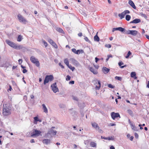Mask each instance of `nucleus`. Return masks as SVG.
I'll list each match as a JSON object with an SVG mask.
<instances>
[{
	"mask_svg": "<svg viewBox=\"0 0 149 149\" xmlns=\"http://www.w3.org/2000/svg\"><path fill=\"white\" fill-rule=\"evenodd\" d=\"M71 77H70L69 75H67L66 76V80L67 81L69 80L70 79Z\"/></svg>",
	"mask_w": 149,
	"mask_h": 149,
	"instance_id": "obj_46",
	"label": "nucleus"
},
{
	"mask_svg": "<svg viewBox=\"0 0 149 149\" xmlns=\"http://www.w3.org/2000/svg\"><path fill=\"white\" fill-rule=\"evenodd\" d=\"M90 146L92 147H96L97 144L95 142L92 141L90 143Z\"/></svg>",
	"mask_w": 149,
	"mask_h": 149,
	"instance_id": "obj_25",
	"label": "nucleus"
},
{
	"mask_svg": "<svg viewBox=\"0 0 149 149\" xmlns=\"http://www.w3.org/2000/svg\"><path fill=\"white\" fill-rule=\"evenodd\" d=\"M141 21L140 19H136L133 21L130 22V23H135L137 24L141 22Z\"/></svg>",
	"mask_w": 149,
	"mask_h": 149,
	"instance_id": "obj_17",
	"label": "nucleus"
},
{
	"mask_svg": "<svg viewBox=\"0 0 149 149\" xmlns=\"http://www.w3.org/2000/svg\"><path fill=\"white\" fill-rule=\"evenodd\" d=\"M42 109L43 110L44 112L46 113H47L48 112V109L46 107L45 105L43 104H42Z\"/></svg>",
	"mask_w": 149,
	"mask_h": 149,
	"instance_id": "obj_18",
	"label": "nucleus"
},
{
	"mask_svg": "<svg viewBox=\"0 0 149 149\" xmlns=\"http://www.w3.org/2000/svg\"><path fill=\"white\" fill-rule=\"evenodd\" d=\"M99 59L97 58V57L95 58V62L96 63H97V61L99 60Z\"/></svg>",
	"mask_w": 149,
	"mask_h": 149,
	"instance_id": "obj_55",
	"label": "nucleus"
},
{
	"mask_svg": "<svg viewBox=\"0 0 149 149\" xmlns=\"http://www.w3.org/2000/svg\"><path fill=\"white\" fill-rule=\"evenodd\" d=\"M22 40V37L20 35H19L17 38V41L18 42H20Z\"/></svg>",
	"mask_w": 149,
	"mask_h": 149,
	"instance_id": "obj_37",
	"label": "nucleus"
},
{
	"mask_svg": "<svg viewBox=\"0 0 149 149\" xmlns=\"http://www.w3.org/2000/svg\"><path fill=\"white\" fill-rule=\"evenodd\" d=\"M107 140H113L114 139V136L108 137H107Z\"/></svg>",
	"mask_w": 149,
	"mask_h": 149,
	"instance_id": "obj_39",
	"label": "nucleus"
},
{
	"mask_svg": "<svg viewBox=\"0 0 149 149\" xmlns=\"http://www.w3.org/2000/svg\"><path fill=\"white\" fill-rule=\"evenodd\" d=\"M101 138L105 140H107V137H103L102 136H101Z\"/></svg>",
	"mask_w": 149,
	"mask_h": 149,
	"instance_id": "obj_56",
	"label": "nucleus"
},
{
	"mask_svg": "<svg viewBox=\"0 0 149 149\" xmlns=\"http://www.w3.org/2000/svg\"><path fill=\"white\" fill-rule=\"evenodd\" d=\"M74 81H71L69 82V84H74Z\"/></svg>",
	"mask_w": 149,
	"mask_h": 149,
	"instance_id": "obj_54",
	"label": "nucleus"
},
{
	"mask_svg": "<svg viewBox=\"0 0 149 149\" xmlns=\"http://www.w3.org/2000/svg\"><path fill=\"white\" fill-rule=\"evenodd\" d=\"M103 71L105 74H107L108 73L110 70V69L105 67H104L102 69Z\"/></svg>",
	"mask_w": 149,
	"mask_h": 149,
	"instance_id": "obj_21",
	"label": "nucleus"
},
{
	"mask_svg": "<svg viewBox=\"0 0 149 149\" xmlns=\"http://www.w3.org/2000/svg\"><path fill=\"white\" fill-rule=\"evenodd\" d=\"M68 67L72 71H73L75 69V68L74 67H72L71 65H69V66H68Z\"/></svg>",
	"mask_w": 149,
	"mask_h": 149,
	"instance_id": "obj_34",
	"label": "nucleus"
},
{
	"mask_svg": "<svg viewBox=\"0 0 149 149\" xmlns=\"http://www.w3.org/2000/svg\"><path fill=\"white\" fill-rule=\"evenodd\" d=\"M118 64L119 65L120 67V68H123L126 66V65H124V66H121L122 65L124 64L121 61L119 62Z\"/></svg>",
	"mask_w": 149,
	"mask_h": 149,
	"instance_id": "obj_28",
	"label": "nucleus"
},
{
	"mask_svg": "<svg viewBox=\"0 0 149 149\" xmlns=\"http://www.w3.org/2000/svg\"><path fill=\"white\" fill-rule=\"evenodd\" d=\"M83 51L82 50H76L75 54H79L80 53H83Z\"/></svg>",
	"mask_w": 149,
	"mask_h": 149,
	"instance_id": "obj_31",
	"label": "nucleus"
},
{
	"mask_svg": "<svg viewBox=\"0 0 149 149\" xmlns=\"http://www.w3.org/2000/svg\"><path fill=\"white\" fill-rule=\"evenodd\" d=\"M33 118L34 119L33 123L34 124H36L37 123V122H40L42 121L41 120L39 119L37 116L34 117Z\"/></svg>",
	"mask_w": 149,
	"mask_h": 149,
	"instance_id": "obj_16",
	"label": "nucleus"
},
{
	"mask_svg": "<svg viewBox=\"0 0 149 149\" xmlns=\"http://www.w3.org/2000/svg\"><path fill=\"white\" fill-rule=\"evenodd\" d=\"M108 86L109 88H114V86H113L112 84H108Z\"/></svg>",
	"mask_w": 149,
	"mask_h": 149,
	"instance_id": "obj_45",
	"label": "nucleus"
},
{
	"mask_svg": "<svg viewBox=\"0 0 149 149\" xmlns=\"http://www.w3.org/2000/svg\"><path fill=\"white\" fill-rule=\"evenodd\" d=\"M57 131L54 130H53L52 129H49L47 134H46L45 135L46 136V135L49 134L51 135H56L57 133Z\"/></svg>",
	"mask_w": 149,
	"mask_h": 149,
	"instance_id": "obj_9",
	"label": "nucleus"
},
{
	"mask_svg": "<svg viewBox=\"0 0 149 149\" xmlns=\"http://www.w3.org/2000/svg\"><path fill=\"white\" fill-rule=\"evenodd\" d=\"M30 142L31 143H35L34 140V139H32L30 141Z\"/></svg>",
	"mask_w": 149,
	"mask_h": 149,
	"instance_id": "obj_59",
	"label": "nucleus"
},
{
	"mask_svg": "<svg viewBox=\"0 0 149 149\" xmlns=\"http://www.w3.org/2000/svg\"><path fill=\"white\" fill-rule=\"evenodd\" d=\"M115 79L116 80L121 81L122 80V78L120 77L116 76L115 77Z\"/></svg>",
	"mask_w": 149,
	"mask_h": 149,
	"instance_id": "obj_40",
	"label": "nucleus"
},
{
	"mask_svg": "<svg viewBox=\"0 0 149 149\" xmlns=\"http://www.w3.org/2000/svg\"><path fill=\"white\" fill-rule=\"evenodd\" d=\"M52 90L54 93H56L58 91V89L56 83L55 82L51 86Z\"/></svg>",
	"mask_w": 149,
	"mask_h": 149,
	"instance_id": "obj_8",
	"label": "nucleus"
},
{
	"mask_svg": "<svg viewBox=\"0 0 149 149\" xmlns=\"http://www.w3.org/2000/svg\"><path fill=\"white\" fill-rule=\"evenodd\" d=\"M130 34L133 36H135L138 33V31L136 30H131Z\"/></svg>",
	"mask_w": 149,
	"mask_h": 149,
	"instance_id": "obj_24",
	"label": "nucleus"
},
{
	"mask_svg": "<svg viewBox=\"0 0 149 149\" xmlns=\"http://www.w3.org/2000/svg\"><path fill=\"white\" fill-rule=\"evenodd\" d=\"M6 42L8 45L14 49H20L22 48V45H18L9 40H6Z\"/></svg>",
	"mask_w": 149,
	"mask_h": 149,
	"instance_id": "obj_2",
	"label": "nucleus"
},
{
	"mask_svg": "<svg viewBox=\"0 0 149 149\" xmlns=\"http://www.w3.org/2000/svg\"><path fill=\"white\" fill-rule=\"evenodd\" d=\"M84 39L87 42H89L90 41L89 40H88V38L86 37H85L84 38Z\"/></svg>",
	"mask_w": 149,
	"mask_h": 149,
	"instance_id": "obj_48",
	"label": "nucleus"
},
{
	"mask_svg": "<svg viewBox=\"0 0 149 149\" xmlns=\"http://www.w3.org/2000/svg\"><path fill=\"white\" fill-rule=\"evenodd\" d=\"M111 116L112 118L114 120L116 118L119 117L120 118V115L118 113H115L114 112H112L111 113Z\"/></svg>",
	"mask_w": 149,
	"mask_h": 149,
	"instance_id": "obj_10",
	"label": "nucleus"
},
{
	"mask_svg": "<svg viewBox=\"0 0 149 149\" xmlns=\"http://www.w3.org/2000/svg\"><path fill=\"white\" fill-rule=\"evenodd\" d=\"M42 142L43 143L46 144H48L51 142V141L50 139H45L42 140Z\"/></svg>",
	"mask_w": 149,
	"mask_h": 149,
	"instance_id": "obj_15",
	"label": "nucleus"
},
{
	"mask_svg": "<svg viewBox=\"0 0 149 149\" xmlns=\"http://www.w3.org/2000/svg\"><path fill=\"white\" fill-rule=\"evenodd\" d=\"M107 57L109 58H110L112 57V56L111 55H109L107 56Z\"/></svg>",
	"mask_w": 149,
	"mask_h": 149,
	"instance_id": "obj_61",
	"label": "nucleus"
},
{
	"mask_svg": "<svg viewBox=\"0 0 149 149\" xmlns=\"http://www.w3.org/2000/svg\"><path fill=\"white\" fill-rule=\"evenodd\" d=\"M127 112L131 116H133V112L132 110L130 109H128L127 110Z\"/></svg>",
	"mask_w": 149,
	"mask_h": 149,
	"instance_id": "obj_30",
	"label": "nucleus"
},
{
	"mask_svg": "<svg viewBox=\"0 0 149 149\" xmlns=\"http://www.w3.org/2000/svg\"><path fill=\"white\" fill-rule=\"evenodd\" d=\"M72 52H73L74 54H75V53H76V50L75 48H72Z\"/></svg>",
	"mask_w": 149,
	"mask_h": 149,
	"instance_id": "obj_49",
	"label": "nucleus"
},
{
	"mask_svg": "<svg viewBox=\"0 0 149 149\" xmlns=\"http://www.w3.org/2000/svg\"><path fill=\"white\" fill-rule=\"evenodd\" d=\"M17 17L19 21L20 22L24 24H26L27 22V20L20 14L18 15Z\"/></svg>",
	"mask_w": 149,
	"mask_h": 149,
	"instance_id": "obj_5",
	"label": "nucleus"
},
{
	"mask_svg": "<svg viewBox=\"0 0 149 149\" xmlns=\"http://www.w3.org/2000/svg\"><path fill=\"white\" fill-rule=\"evenodd\" d=\"M64 63L67 66H69V62L68 58H65L64 60Z\"/></svg>",
	"mask_w": 149,
	"mask_h": 149,
	"instance_id": "obj_29",
	"label": "nucleus"
},
{
	"mask_svg": "<svg viewBox=\"0 0 149 149\" xmlns=\"http://www.w3.org/2000/svg\"><path fill=\"white\" fill-rule=\"evenodd\" d=\"M30 60L31 62L35 64L38 67L40 66V64L38 60L33 56H31L30 58Z\"/></svg>",
	"mask_w": 149,
	"mask_h": 149,
	"instance_id": "obj_4",
	"label": "nucleus"
},
{
	"mask_svg": "<svg viewBox=\"0 0 149 149\" xmlns=\"http://www.w3.org/2000/svg\"><path fill=\"white\" fill-rule=\"evenodd\" d=\"M129 4L134 9H136V7L134 2L131 0H130L129 1Z\"/></svg>",
	"mask_w": 149,
	"mask_h": 149,
	"instance_id": "obj_20",
	"label": "nucleus"
},
{
	"mask_svg": "<svg viewBox=\"0 0 149 149\" xmlns=\"http://www.w3.org/2000/svg\"><path fill=\"white\" fill-rule=\"evenodd\" d=\"M91 124L92 127L95 128L96 130H98L99 129V127L97 123L95 122L91 123Z\"/></svg>",
	"mask_w": 149,
	"mask_h": 149,
	"instance_id": "obj_13",
	"label": "nucleus"
},
{
	"mask_svg": "<svg viewBox=\"0 0 149 149\" xmlns=\"http://www.w3.org/2000/svg\"><path fill=\"white\" fill-rule=\"evenodd\" d=\"M58 65L59 66H60V67H61L62 68H64V67L63 65H62L61 63H59L58 64Z\"/></svg>",
	"mask_w": 149,
	"mask_h": 149,
	"instance_id": "obj_50",
	"label": "nucleus"
},
{
	"mask_svg": "<svg viewBox=\"0 0 149 149\" xmlns=\"http://www.w3.org/2000/svg\"><path fill=\"white\" fill-rule=\"evenodd\" d=\"M139 126L140 127V129L142 130V129H143V128L142 127H141L142 125H141V124H139Z\"/></svg>",
	"mask_w": 149,
	"mask_h": 149,
	"instance_id": "obj_58",
	"label": "nucleus"
},
{
	"mask_svg": "<svg viewBox=\"0 0 149 149\" xmlns=\"http://www.w3.org/2000/svg\"><path fill=\"white\" fill-rule=\"evenodd\" d=\"M132 54V53L130 51H129L128 52L127 54L125 57L126 58H128Z\"/></svg>",
	"mask_w": 149,
	"mask_h": 149,
	"instance_id": "obj_36",
	"label": "nucleus"
},
{
	"mask_svg": "<svg viewBox=\"0 0 149 149\" xmlns=\"http://www.w3.org/2000/svg\"><path fill=\"white\" fill-rule=\"evenodd\" d=\"M73 146H74L73 148L74 149H76L77 148V146L76 144H74L73 145Z\"/></svg>",
	"mask_w": 149,
	"mask_h": 149,
	"instance_id": "obj_64",
	"label": "nucleus"
},
{
	"mask_svg": "<svg viewBox=\"0 0 149 149\" xmlns=\"http://www.w3.org/2000/svg\"><path fill=\"white\" fill-rule=\"evenodd\" d=\"M89 70L90 71L93 73L94 74H97V72L96 70H95L94 68H93L90 67Z\"/></svg>",
	"mask_w": 149,
	"mask_h": 149,
	"instance_id": "obj_22",
	"label": "nucleus"
},
{
	"mask_svg": "<svg viewBox=\"0 0 149 149\" xmlns=\"http://www.w3.org/2000/svg\"><path fill=\"white\" fill-rule=\"evenodd\" d=\"M119 31L122 32L125 31V29L124 28L122 27H119L118 28H113V29L112 31L113 32L115 31Z\"/></svg>",
	"mask_w": 149,
	"mask_h": 149,
	"instance_id": "obj_11",
	"label": "nucleus"
},
{
	"mask_svg": "<svg viewBox=\"0 0 149 149\" xmlns=\"http://www.w3.org/2000/svg\"><path fill=\"white\" fill-rule=\"evenodd\" d=\"M105 47L108 48H111V45L109 44H106L105 45Z\"/></svg>",
	"mask_w": 149,
	"mask_h": 149,
	"instance_id": "obj_43",
	"label": "nucleus"
},
{
	"mask_svg": "<svg viewBox=\"0 0 149 149\" xmlns=\"http://www.w3.org/2000/svg\"><path fill=\"white\" fill-rule=\"evenodd\" d=\"M96 83L97 82V85L95 86V89L96 90H99L100 89L101 87L100 81V80H96Z\"/></svg>",
	"mask_w": 149,
	"mask_h": 149,
	"instance_id": "obj_12",
	"label": "nucleus"
},
{
	"mask_svg": "<svg viewBox=\"0 0 149 149\" xmlns=\"http://www.w3.org/2000/svg\"><path fill=\"white\" fill-rule=\"evenodd\" d=\"M73 99L74 100L77 101L78 100L77 98V97L75 96L73 97Z\"/></svg>",
	"mask_w": 149,
	"mask_h": 149,
	"instance_id": "obj_53",
	"label": "nucleus"
},
{
	"mask_svg": "<svg viewBox=\"0 0 149 149\" xmlns=\"http://www.w3.org/2000/svg\"><path fill=\"white\" fill-rule=\"evenodd\" d=\"M1 65H3V66L2 67H4L6 68H8L10 65V64L9 62L6 61L5 63L4 64H1Z\"/></svg>",
	"mask_w": 149,
	"mask_h": 149,
	"instance_id": "obj_23",
	"label": "nucleus"
},
{
	"mask_svg": "<svg viewBox=\"0 0 149 149\" xmlns=\"http://www.w3.org/2000/svg\"><path fill=\"white\" fill-rule=\"evenodd\" d=\"M42 41L43 43L44 44V45L46 47L47 46V42L44 40H42Z\"/></svg>",
	"mask_w": 149,
	"mask_h": 149,
	"instance_id": "obj_41",
	"label": "nucleus"
},
{
	"mask_svg": "<svg viewBox=\"0 0 149 149\" xmlns=\"http://www.w3.org/2000/svg\"><path fill=\"white\" fill-rule=\"evenodd\" d=\"M94 40L95 41L99 42V41L100 38L97 34L94 36Z\"/></svg>",
	"mask_w": 149,
	"mask_h": 149,
	"instance_id": "obj_27",
	"label": "nucleus"
},
{
	"mask_svg": "<svg viewBox=\"0 0 149 149\" xmlns=\"http://www.w3.org/2000/svg\"><path fill=\"white\" fill-rule=\"evenodd\" d=\"M140 15L141 17H144L145 19H147V16L146 14H143V13H140Z\"/></svg>",
	"mask_w": 149,
	"mask_h": 149,
	"instance_id": "obj_32",
	"label": "nucleus"
},
{
	"mask_svg": "<svg viewBox=\"0 0 149 149\" xmlns=\"http://www.w3.org/2000/svg\"><path fill=\"white\" fill-rule=\"evenodd\" d=\"M115 125H116V124H115L113 123H110L109 124V126H114Z\"/></svg>",
	"mask_w": 149,
	"mask_h": 149,
	"instance_id": "obj_51",
	"label": "nucleus"
},
{
	"mask_svg": "<svg viewBox=\"0 0 149 149\" xmlns=\"http://www.w3.org/2000/svg\"><path fill=\"white\" fill-rule=\"evenodd\" d=\"M48 41L51 44L54 42L50 38L48 39Z\"/></svg>",
	"mask_w": 149,
	"mask_h": 149,
	"instance_id": "obj_42",
	"label": "nucleus"
},
{
	"mask_svg": "<svg viewBox=\"0 0 149 149\" xmlns=\"http://www.w3.org/2000/svg\"><path fill=\"white\" fill-rule=\"evenodd\" d=\"M20 61H21V62L20 63V64H21L22 63V59H19L18 60V62L19 64H20Z\"/></svg>",
	"mask_w": 149,
	"mask_h": 149,
	"instance_id": "obj_57",
	"label": "nucleus"
},
{
	"mask_svg": "<svg viewBox=\"0 0 149 149\" xmlns=\"http://www.w3.org/2000/svg\"><path fill=\"white\" fill-rule=\"evenodd\" d=\"M110 149H115V148L113 146H111L110 147Z\"/></svg>",
	"mask_w": 149,
	"mask_h": 149,
	"instance_id": "obj_60",
	"label": "nucleus"
},
{
	"mask_svg": "<svg viewBox=\"0 0 149 149\" xmlns=\"http://www.w3.org/2000/svg\"><path fill=\"white\" fill-rule=\"evenodd\" d=\"M27 71L26 69H23L22 71V72L24 73H25L27 72Z\"/></svg>",
	"mask_w": 149,
	"mask_h": 149,
	"instance_id": "obj_52",
	"label": "nucleus"
},
{
	"mask_svg": "<svg viewBox=\"0 0 149 149\" xmlns=\"http://www.w3.org/2000/svg\"><path fill=\"white\" fill-rule=\"evenodd\" d=\"M130 125L132 129L133 130V131H138L139 130V128L136 127V126L134 125H133L132 123L130 124Z\"/></svg>",
	"mask_w": 149,
	"mask_h": 149,
	"instance_id": "obj_19",
	"label": "nucleus"
},
{
	"mask_svg": "<svg viewBox=\"0 0 149 149\" xmlns=\"http://www.w3.org/2000/svg\"><path fill=\"white\" fill-rule=\"evenodd\" d=\"M136 75V73L135 72H132L131 73V76L133 78Z\"/></svg>",
	"mask_w": 149,
	"mask_h": 149,
	"instance_id": "obj_35",
	"label": "nucleus"
},
{
	"mask_svg": "<svg viewBox=\"0 0 149 149\" xmlns=\"http://www.w3.org/2000/svg\"><path fill=\"white\" fill-rule=\"evenodd\" d=\"M54 79V77L52 75H47L46 76L44 81V84L45 85L48 83L49 81H51Z\"/></svg>",
	"mask_w": 149,
	"mask_h": 149,
	"instance_id": "obj_3",
	"label": "nucleus"
},
{
	"mask_svg": "<svg viewBox=\"0 0 149 149\" xmlns=\"http://www.w3.org/2000/svg\"><path fill=\"white\" fill-rule=\"evenodd\" d=\"M134 136L135 137L136 139H138L139 137V135L136 132L134 133Z\"/></svg>",
	"mask_w": 149,
	"mask_h": 149,
	"instance_id": "obj_47",
	"label": "nucleus"
},
{
	"mask_svg": "<svg viewBox=\"0 0 149 149\" xmlns=\"http://www.w3.org/2000/svg\"><path fill=\"white\" fill-rule=\"evenodd\" d=\"M130 11L128 10H125L122 13H121L118 14V16L120 17V19H122L124 17L125 15L127 14H129Z\"/></svg>",
	"mask_w": 149,
	"mask_h": 149,
	"instance_id": "obj_6",
	"label": "nucleus"
},
{
	"mask_svg": "<svg viewBox=\"0 0 149 149\" xmlns=\"http://www.w3.org/2000/svg\"><path fill=\"white\" fill-rule=\"evenodd\" d=\"M11 108L8 104L3 105V114L4 116H8L11 113Z\"/></svg>",
	"mask_w": 149,
	"mask_h": 149,
	"instance_id": "obj_1",
	"label": "nucleus"
},
{
	"mask_svg": "<svg viewBox=\"0 0 149 149\" xmlns=\"http://www.w3.org/2000/svg\"><path fill=\"white\" fill-rule=\"evenodd\" d=\"M41 133V132L40 130H34L31 133V136L32 137L38 136Z\"/></svg>",
	"mask_w": 149,
	"mask_h": 149,
	"instance_id": "obj_7",
	"label": "nucleus"
},
{
	"mask_svg": "<svg viewBox=\"0 0 149 149\" xmlns=\"http://www.w3.org/2000/svg\"><path fill=\"white\" fill-rule=\"evenodd\" d=\"M133 138H134L133 136H130V140L131 141H132Z\"/></svg>",
	"mask_w": 149,
	"mask_h": 149,
	"instance_id": "obj_63",
	"label": "nucleus"
},
{
	"mask_svg": "<svg viewBox=\"0 0 149 149\" xmlns=\"http://www.w3.org/2000/svg\"><path fill=\"white\" fill-rule=\"evenodd\" d=\"M55 48H57L58 47L57 46L54 42H53L52 44H51Z\"/></svg>",
	"mask_w": 149,
	"mask_h": 149,
	"instance_id": "obj_38",
	"label": "nucleus"
},
{
	"mask_svg": "<svg viewBox=\"0 0 149 149\" xmlns=\"http://www.w3.org/2000/svg\"><path fill=\"white\" fill-rule=\"evenodd\" d=\"M82 34L81 33H80L78 34V36H82Z\"/></svg>",
	"mask_w": 149,
	"mask_h": 149,
	"instance_id": "obj_62",
	"label": "nucleus"
},
{
	"mask_svg": "<svg viewBox=\"0 0 149 149\" xmlns=\"http://www.w3.org/2000/svg\"><path fill=\"white\" fill-rule=\"evenodd\" d=\"M131 17L130 15H127L126 16L125 19L127 21H129L130 20Z\"/></svg>",
	"mask_w": 149,
	"mask_h": 149,
	"instance_id": "obj_33",
	"label": "nucleus"
},
{
	"mask_svg": "<svg viewBox=\"0 0 149 149\" xmlns=\"http://www.w3.org/2000/svg\"><path fill=\"white\" fill-rule=\"evenodd\" d=\"M70 61H71L72 63L74 65H79L78 62L75 59L73 58H71Z\"/></svg>",
	"mask_w": 149,
	"mask_h": 149,
	"instance_id": "obj_14",
	"label": "nucleus"
},
{
	"mask_svg": "<svg viewBox=\"0 0 149 149\" xmlns=\"http://www.w3.org/2000/svg\"><path fill=\"white\" fill-rule=\"evenodd\" d=\"M56 30L57 31L59 32L60 33H64V32L63 30L60 28L57 27L56 29Z\"/></svg>",
	"mask_w": 149,
	"mask_h": 149,
	"instance_id": "obj_26",
	"label": "nucleus"
},
{
	"mask_svg": "<svg viewBox=\"0 0 149 149\" xmlns=\"http://www.w3.org/2000/svg\"><path fill=\"white\" fill-rule=\"evenodd\" d=\"M131 30H128L126 31L125 32V33L127 34H130Z\"/></svg>",
	"mask_w": 149,
	"mask_h": 149,
	"instance_id": "obj_44",
	"label": "nucleus"
}]
</instances>
